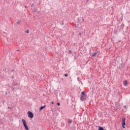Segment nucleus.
Wrapping results in <instances>:
<instances>
[{
    "label": "nucleus",
    "mask_w": 130,
    "mask_h": 130,
    "mask_svg": "<svg viewBox=\"0 0 130 130\" xmlns=\"http://www.w3.org/2000/svg\"><path fill=\"white\" fill-rule=\"evenodd\" d=\"M99 130H104V129L103 128V127L100 126L99 127Z\"/></svg>",
    "instance_id": "1a4fd4ad"
},
{
    "label": "nucleus",
    "mask_w": 130,
    "mask_h": 130,
    "mask_svg": "<svg viewBox=\"0 0 130 130\" xmlns=\"http://www.w3.org/2000/svg\"><path fill=\"white\" fill-rule=\"evenodd\" d=\"M12 107H8V109H12Z\"/></svg>",
    "instance_id": "4468645a"
},
{
    "label": "nucleus",
    "mask_w": 130,
    "mask_h": 130,
    "mask_svg": "<svg viewBox=\"0 0 130 130\" xmlns=\"http://www.w3.org/2000/svg\"><path fill=\"white\" fill-rule=\"evenodd\" d=\"M25 33H27V34H29V30H28V29L26 30L25 31Z\"/></svg>",
    "instance_id": "9d476101"
},
{
    "label": "nucleus",
    "mask_w": 130,
    "mask_h": 130,
    "mask_svg": "<svg viewBox=\"0 0 130 130\" xmlns=\"http://www.w3.org/2000/svg\"><path fill=\"white\" fill-rule=\"evenodd\" d=\"M123 85L125 87H126V86H127V81H124L123 82Z\"/></svg>",
    "instance_id": "39448f33"
},
{
    "label": "nucleus",
    "mask_w": 130,
    "mask_h": 130,
    "mask_svg": "<svg viewBox=\"0 0 130 130\" xmlns=\"http://www.w3.org/2000/svg\"><path fill=\"white\" fill-rule=\"evenodd\" d=\"M57 105H58V106H60V104L59 103H57Z\"/></svg>",
    "instance_id": "f8f14e48"
},
{
    "label": "nucleus",
    "mask_w": 130,
    "mask_h": 130,
    "mask_svg": "<svg viewBox=\"0 0 130 130\" xmlns=\"http://www.w3.org/2000/svg\"><path fill=\"white\" fill-rule=\"evenodd\" d=\"M33 5H34V4H32V6H33Z\"/></svg>",
    "instance_id": "b1692460"
},
{
    "label": "nucleus",
    "mask_w": 130,
    "mask_h": 130,
    "mask_svg": "<svg viewBox=\"0 0 130 130\" xmlns=\"http://www.w3.org/2000/svg\"><path fill=\"white\" fill-rule=\"evenodd\" d=\"M10 79H14V75L10 77Z\"/></svg>",
    "instance_id": "2eb2a0df"
},
{
    "label": "nucleus",
    "mask_w": 130,
    "mask_h": 130,
    "mask_svg": "<svg viewBox=\"0 0 130 130\" xmlns=\"http://www.w3.org/2000/svg\"><path fill=\"white\" fill-rule=\"evenodd\" d=\"M27 114H28V117L29 118H33V117H34V115L33 114V113H32V112L29 111L27 112Z\"/></svg>",
    "instance_id": "7ed1b4c3"
},
{
    "label": "nucleus",
    "mask_w": 130,
    "mask_h": 130,
    "mask_svg": "<svg viewBox=\"0 0 130 130\" xmlns=\"http://www.w3.org/2000/svg\"><path fill=\"white\" fill-rule=\"evenodd\" d=\"M51 104H54V103L53 102H52Z\"/></svg>",
    "instance_id": "aec40b11"
},
{
    "label": "nucleus",
    "mask_w": 130,
    "mask_h": 130,
    "mask_svg": "<svg viewBox=\"0 0 130 130\" xmlns=\"http://www.w3.org/2000/svg\"><path fill=\"white\" fill-rule=\"evenodd\" d=\"M69 75L68 74H64V77H68Z\"/></svg>",
    "instance_id": "9b49d317"
},
{
    "label": "nucleus",
    "mask_w": 130,
    "mask_h": 130,
    "mask_svg": "<svg viewBox=\"0 0 130 130\" xmlns=\"http://www.w3.org/2000/svg\"><path fill=\"white\" fill-rule=\"evenodd\" d=\"M46 107V105H44L40 108V110H42V109H44Z\"/></svg>",
    "instance_id": "0eeeda50"
},
{
    "label": "nucleus",
    "mask_w": 130,
    "mask_h": 130,
    "mask_svg": "<svg viewBox=\"0 0 130 130\" xmlns=\"http://www.w3.org/2000/svg\"><path fill=\"white\" fill-rule=\"evenodd\" d=\"M123 107H124V109H126V106H124Z\"/></svg>",
    "instance_id": "dca6fc26"
},
{
    "label": "nucleus",
    "mask_w": 130,
    "mask_h": 130,
    "mask_svg": "<svg viewBox=\"0 0 130 130\" xmlns=\"http://www.w3.org/2000/svg\"><path fill=\"white\" fill-rule=\"evenodd\" d=\"M25 8H27V6H25Z\"/></svg>",
    "instance_id": "4be33fe9"
},
{
    "label": "nucleus",
    "mask_w": 130,
    "mask_h": 130,
    "mask_svg": "<svg viewBox=\"0 0 130 130\" xmlns=\"http://www.w3.org/2000/svg\"><path fill=\"white\" fill-rule=\"evenodd\" d=\"M69 53H72V51L71 50H69Z\"/></svg>",
    "instance_id": "6ab92c4d"
},
{
    "label": "nucleus",
    "mask_w": 130,
    "mask_h": 130,
    "mask_svg": "<svg viewBox=\"0 0 130 130\" xmlns=\"http://www.w3.org/2000/svg\"><path fill=\"white\" fill-rule=\"evenodd\" d=\"M96 55H97V52H94L93 54H92V56L94 57L96 56Z\"/></svg>",
    "instance_id": "6e6552de"
},
{
    "label": "nucleus",
    "mask_w": 130,
    "mask_h": 130,
    "mask_svg": "<svg viewBox=\"0 0 130 130\" xmlns=\"http://www.w3.org/2000/svg\"><path fill=\"white\" fill-rule=\"evenodd\" d=\"M82 22H83V23H84V18H83V17H82Z\"/></svg>",
    "instance_id": "f3484780"
},
{
    "label": "nucleus",
    "mask_w": 130,
    "mask_h": 130,
    "mask_svg": "<svg viewBox=\"0 0 130 130\" xmlns=\"http://www.w3.org/2000/svg\"><path fill=\"white\" fill-rule=\"evenodd\" d=\"M20 22H21L20 20H18V22L16 23V24H20Z\"/></svg>",
    "instance_id": "ddd939ff"
},
{
    "label": "nucleus",
    "mask_w": 130,
    "mask_h": 130,
    "mask_svg": "<svg viewBox=\"0 0 130 130\" xmlns=\"http://www.w3.org/2000/svg\"><path fill=\"white\" fill-rule=\"evenodd\" d=\"M122 127L123 128H125V126H124V125H125V118L122 117Z\"/></svg>",
    "instance_id": "20e7f679"
},
{
    "label": "nucleus",
    "mask_w": 130,
    "mask_h": 130,
    "mask_svg": "<svg viewBox=\"0 0 130 130\" xmlns=\"http://www.w3.org/2000/svg\"><path fill=\"white\" fill-rule=\"evenodd\" d=\"M88 2H89V0H86V3H88Z\"/></svg>",
    "instance_id": "412c9836"
},
{
    "label": "nucleus",
    "mask_w": 130,
    "mask_h": 130,
    "mask_svg": "<svg viewBox=\"0 0 130 130\" xmlns=\"http://www.w3.org/2000/svg\"><path fill=\"white\" fill-rule=\"evenodd\" d=\"M33 5H34V4H32V6H33Z\"/></svg>",
    "instance_id": "393cba45"
},
{
    "label": "nucleus",
    "mask_w": 130,
    "mask_h": 130,
    "mask_svg": "<svg viewBox=\"0 0 130 130\" xmlns=\"http://www.w3.org/2000/svg\"><path fill=\"white\" fill-rule=\"evenodd\" d=\"M73 122V120L72 119H68V123H69V125H70V124H71V123H72Z\"/></svg>",
    "instance_id": "423d86ee"
},
{
    "label": "nucleus",
    "mask_w": 130,
    "mask_h": 130,
    "mask_svg": "<svg viewBox=\"0 0 130 130\" xmlns=\"http://www.w3.org/2000/svg\"><path fill=\"white\" fill-rule=\"evenodd\" d=\"M86 97H87V94H86V92L82 91L80 94L81 101H82V102L85 101V100H86Z\"/></svg>",
    "instance_id": "f257e3e1"
},
{
    "label": "nucleus",
    "mask_w": 130,
    "mask_h": 130,
    "mask_svg": "<svg viewBox=\"0 0 130 130\" xmlns=\"http://www.w3.org/2000/svg\"><path fill=\"white\" fill-rule=\"evenodd\" d=\"M20 50H17V51H19Z\"/></svg>",
    "instance_id": "5701e85b"
},
{
    "label": "nucleus",
    "mask_w": 130,
    "mask_h": 130,
    "mask_svg": "<svg viewBox=\"0 0 130 130\" xmlns=\"http://www.w3.org/2000/svg\"><path fill=\"white\" fill-rule=\"evenodd\" d=\"M22 121L25 129L26 130H29V128H28V126H27V124H26V120L24 119H22Z\"/></svg>",
    "instance_id": "f03ea898"
},
{
    "label": "nucleus",
    "mask_w": 130,
    "mask_h": 130,
    "mask_svg": "<svg viewBox=\"0 0 130 130\" xmlns=\"http://www.w3.org/2000/svg\"><path fill=\"white\" fill-rule=\"evenodd\" d=\"M81 35H82V34H81V32H80V33L79 34V36H81Z\"/></svg>",
    "instance_id": "a211bd4d"
}]
</instances>
